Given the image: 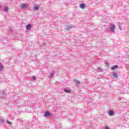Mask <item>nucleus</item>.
I'll use <instances>...</instances> for the list:
<instances>
[{
	"instance_id": "obj_1",
	"label": "nucleus",
	"mask_w": 129,
	"mask_h": 129,
	"mask_svg": "<svg viewBox=\"0 0 129 129\" xmlns=\"http://www.w3.org/2000/svg\"><path fill=\"white\" fill-rule=\"evenodd\" d=\"M110 31L113 33H114V32H115V25L111 24L110 27Z\"/></svg>"
},
{
	"instance_id": "obj_2",
	"label": "nucleus",
	"mask_w": 129,
	"mask_h": 129,
	"mask_svg": "<svg viewBox=\"0 0 129 129\" xmlns=\"http://www.w3.org/2000/svg\"><path fill=\"white\" fill-rule=\"evenodd\" d=\"M51 115V113L50 112L46 111L44 112V116L45 117H48V116H50Z\"/></svg>"
},
{
	"instance_id": "obj_3",
	"label": "nucleus",
	"mask_w": 129,
	"mask_h": 129,
	"mask_svg": "<svg viewBox=\"0 0 129 129\" xmlns=\"http://www.w3.org/2000/svg\"><path fill=\"white\" fill-rule=\"evenodd\" d=\"M31 29H32V24H28L26 26V30H27V31H30V30H31Z\"/></svg>"
},
{
	"instance_id": "obj_4",
	"label": "nucleus",
	"mask_w": 129,
	"mask_h": 129,
	"mask_svg": "<svg viewBox=\"0 0 129 129\" xmlns=\"http://www.w3.org/2000/svg\"><path fill=\"white\" fill-rule=\"evenodd\" d=\"M108 115L110 116H112V115H114V111H112V110H109L108 111Z\"/></svg>"
},
{
	"instance_id": "obj_5",
	"label": "nucleus",
	"mask_w": 129,
	"mask_h": 129,
	"mask_svg": "<svg viewBox=\"0 0 129 129\" xmlns=\"http://www.w3.org/2000/svg\"><path fill=\"white\" fill-rule=\"evenodd\" d=\"M64 92H66V93H70L71 92V90L66 88L64 89Z\"/></svg>"
},
{
	"instance_id": "obj_6",
	"label": "nucleus",
	"mask_w": 129,
	"mask_h": 129,
	"mask_svg": "<svg viewBox=\"0 0 129 129\" xmlns=\"http://www.w3.org/2000/svg\"><path fill=\"white\" fill-rule=\"evenodd\" d=\"M74 82H75V85L76 86H78V85H79L80 82H79V81L77 80H74Z\"/></svg>"
},
{
	"instance_id": "obj_7",
	"label": "nucleus",
	"mask_w": 129,
	"mask_h": 129,
	"mask_svg": "<svg viewBox=\"0 0 129 129\" xmlns=\"http://www.w3.org/2000/svg\"><path fill=\"white\" fill-rule=\"evenodd\" d=\"M80 8H81V9H85V4L82 3L80 4Z\"/></svg>"
},
{
	"instance_id": "obj_8",
	"label": "nucleus",
	"mask_w": 129,
	"mask_h": 129,
	"mask_svg": "<svg viewBox=\"0 0 129 129\" xmlns=\"http://www.w3.org/2000/svg\"><path fill=\"white\" fill-rule=\"evenodd\" d=\"M21 8L23 10H25V9H27V8H28V6L26 4H23V5L21 6Z\"/></svg>"
},
{
	"instance_id": "obj_9",
	"label": "nucleus",
	"mask_w": 129,
	"mask_h": 129,
	"mask_svg": "<svg viewBox=\"0 0 129 129\" xmlns=\"http://www.w3.org/2000/svg\"><path fill=\"white\" fill-rule=\"evenodd\" d=\"M112 73V76H113V77H114V78H117L118 77L117 74H115V72H113Z\"/></svg>"
},
{
	"instance_id": "obj_10",
	"label": "nucleus",
	"mask_w": 129,
	"mask_h": 129,
	"mask_svg": "<svg viewBox=\"0 0 129 129\" xmlns=\"http://www.w3.org/2000/svg\"><path fill=\"white\" fill-rule=\"evenodd\" d=\"M116 68H118V66L115 65L113 66L112 68H111V70H114L115 69H116Z\"/></svg>"
},
{
	"instance_id": "obj_11",
	"label": "nucleus",
	"mask_w": 129,
	"mask_h": 129,
	"mask_svg": "<svg viewBox=\"0 0 129 129\" xmlns=\"http://www.w3.org/2000/svg\"><path fill=\"white\" fill-rule=\"evenodd\" d=\"M71 28H72V26L69 25V26H68V27L67 28H66V30L67 31H69V30L71 29Z\"/></svg>"
},
{
	"instance_id": "obj_12",
	"label": "nucleus",
	"mask_w": 129,
	"mask_h": 129,
	"mask_svg": "<svg viewBox=\"0 0 129 129\" xmlns=\"http://www.w3.org/2000/svg\"><path fill=\"white\" fill-rule=\"evenodd\" d=\"M34 10H35V11H38V10H39V6H34Z\"/></svg>"
},
{
	"instance_id": "obj_13",
	"label": "nucleus",
	"mask_w": 129,
	"mask_h": 129,
	"mask_svg": "<svg viewBox=\"0 0 129 129\" xmlns=\"http://www.w3.org/2000/svg\"><path fill=\"white\" fill-rule=\"evenodd\" d=\"M54 74H55V72H52L51 73H50V76L49 77V78H51Z\"/></svg>"
},
{
	"instance_id": "obj_14",
	"label": "nucleus",
	"mask_w": 129,
	"mask_h": 129,
	"mask_svg": "<svg viewBox=\"0 0 129 129\" xmlns=\"http://www.w3.org/2000/svg\"><path fill=\"white\" fill-rule=\"evenodd\" d=\"M4 11H5V12H8L9 11V8H8V7H5L4 8Z\"/></svg>"
},
{
	"instance_id": "obj_15",
	"label": "nucleus",
	"mask_w": 129,
	"mask_h": 129,
	"mask_svg": "<svg viewBox=\"0 0 129 129\" xmlns=\"http://www.w3.org/2000/svg\"><path fill=\"white\" fill-rule=\"evenodd\" d=\"M6 122L7 123H8V124H10V125H12V122H10L9 121V120H6Z\"/></svg>"
},
{
	"instance_id": "obj_16",
	"label": "nucleus",
	"mask_w": 129,
	"mask_h": 129,
	"mask_svg": "<svg viewBox=\"0 0 129 129\" xmlns=\"http://www.w3.org/2000/svg\"><path fill=\"white\" fill-rule=\"evenodd\" d=\"M3 69H4V66H3L2 64H0V71L3 70Z\"/></svg>"
},
{
	"instance_id": "obj_17",
	"label": "nucleus",
	"mask_w": 129,
	"mask_h": 129,
	"mask_svg": "<svg viewBox=\"0 0 129 129\" xmlns=\"http://www.w3.org/2000/svg\"><path fill=\"white\" fill-rule=\"evenodd\" d=\"M98 70H99L100 72H102L103 71V70H102V69H101V68H98Z\"/></svg>"
},
{
	"instance_id": "obj_18",
	"label": "nucleus",
	"mask_w": 129,
	"mask_h": 129,
	"mask_svg": "<svg viewBox=\"0 0 129 129\" xmlns=\"http://www.w3.org/2000/svg\"><path fill=\"white\" fill-rule=\"evenodd\" d=\"M105 64L106 65V67H108V66H109L108 62H105Z\"/></svg>"
},
{
	"instance_id": "obj_19",
	"label": "nucleus",
	"mask_w": 129,
	"mask_h": 129,
	"mask_svg": "<svg viewBox=\"0 0 129 129\" xmlns=\"http://www.w3.org/2000/svg\"><path fill=\"white\" fill-rule=\"evenodd\" d=\"M0 122L4 123V118H0Z\"/></svg>"
},
{
	"instance_id": "obj_20",
	"label": "nucleus",
	"mask_w": 129,
	"mask_h": 129,
	"mask_svg": "<svg viewBox=\"0 0 129 129\" xmlns=\"http://www.w3.org/2000/svg\"><path fill=\"white\" fill-rule=\"evenodd\" d=\"M9 32V33H13V29H10Z\"/></svg>"
},
{
	"instance_id": "obj_21",
	"label": "nucleus",
	"mask_w": 129,
	"mask_h": 129,
	"mask_svg": "<svg viewBox=\"0 0 129 129\" xmlns=\"http://www.w3.org/2000/svg\"><path fill=\"white\" fill-rule=\"evenodd\" d=\"M32 79H33V80H35L36 78V76H33L32 77Z\"/></svg>"
},
{
	"instance_id": "obj_22",
	"label": "nucleus",
	"mask_w": 129,
	"mask_h": 129,
	"mask_svg": "<svg viewBox=\"0 0 129 129\" xmlns=\"http://www.w3.org/2000/svg\"><path fill=\"white\" fill-rule=\"evenodd\" d=\"M104 129H110L108 126H105L104 127Z\"/></svg>"
},
{
	"instance_id": "obj_23",
	"label": "nucleus",
	"mask_w": 129,
	"mask_h": 129,
	"mask_svg": "<svg viewBox=\"0 0 129 129\" xmlns=\"http://www.w3.org/2000/svg\"><path fill=\"white\" fill-rule=\"evenodd\" d=\"M1 94H5V91H1Z\"/></svg>"
},
{
	"instance_id": "obj_24",
	"label": "nucleus",
	"mask_w": 129,
	"mask_h": 129,
	"mask_svg": "<svg viewBox=\"0 0 129 129\" xmlns=\"http://www.w3.org/2000/svg\"><path fill=\"white\" fill-rule=\"evenodd\" d=\"M119 29L121 31V27H120V25H119Z\"/></svg>"
},
{
	"instance_id": "obj_25",
	"label": "nucleus",
	"mask_w": 129,
	"mask_h": 129,
	"mask_svg": "<svg viewBox=\"0 0 129 129\" xmlns=\"http://www.w3.org/2000/svg\"><path fill=\"white\" fill-rule=\"evenodd\" d=\"M17 120H18V121H20V120H21L20 119H17Z\"/></svg>"
}]
</instances>
